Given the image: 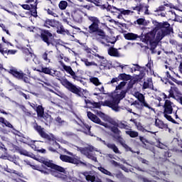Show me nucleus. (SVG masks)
<instances>
[{
	"instance_id": "f257e3e1",
	"label": "nucleus",
	"mask_w": 182,
	"mask_h": 182,
	"mask_svg": "<svg viewBox=\"0 0 182 182\" xmlns=\"http://www.w3.org/2000/svg\"><path fill=\"white\" fill-rule=\"evenodd\" d=\"M87 19L91 22V24L88 27V33H95L97 41L101 42L102 45H105V43L102 41H103V39H106L107 36L105 31L99 28V25H100V20H99V18L88 16Z\"/></svg>"
},
{
	"instance_id": "f03ea898",
	"label": "nucleus",
	"mask_w": 182,
	"mask_h": 182,
	"mask_svg": "<svg viewBox=\"0 0 182 182\" xmlns=\"http://www.w3.org/2000/svg\"><path fill=\"white\" fill-rule=\"evenodd\" d=\"M108 123L109 124H112V126L107 124V127H105V129H109L113 133L114 139H122V131L120 129H124V130H129L130 129V126H129V123L126 121H116L113 119H109L108 120Z\"/></svg>"
},
{
	"instance_id": "7ed1b4c3",
	"label": "nucleus",
	"mask_w": 182,
	"mask_h": 182,
	"mask_svg": "<svg viewBox=\"0 0 182 182\" xmlns=\"http://www.w3.org/2000/svg\"><path fill=\"white\" fill-rule=\"evenodd\" d=\"M33 129L36 130V132L38 133V134L42 137L43 139H46V140H48V141H53V146H54L55 148L53 146H49L48 150L49 151H52L53 153H57L58 151L56 149H59L60 147V145L59 143L56 141V138L55 137V135L53 134H47L45 132V128L42 127L41 125L38 124L36 122L33 124Z\"/></svg>"
},
{
	"instance_id": "20e7f679",
	"label": "nucleus",
	"mask_w": 182,
	"mask_h": 182,
	"mask_svg": "<svg viewBox=\"0 0 182 182\" xmlns=\"http://www.w3.org/2000/svg\"><path fill=\"white\" fill-rule=\"evenodd\" d=\"M43 164L46 166V167L51 168H46L48 171V173H51L53 176H55V177H58V178H61V180H68V173L66 172V169H65V168L52 163V161H43ZM53 170H55V171Z\"/></svg>"
},
{
	"instance_id": "39448f33",
	"label": "nucleus",
	"mask_w": 182,
	"mask_h": 182,
	"mask_svg": "<svg viewBox=\"0 0 182 182\" xmlns=\"http://www.w3.org/2000/svg\"><path fill=\"white\" fill-rule=\"evenodd\" d=\"M59 81L62 86L65 87V89H67V90H69V92H71V93L76 95L78 97L87 99V97L85 96V94H83V92H82V88L80 87L75 85L73 83L70 82V81H69L66 78L59 79Z\"/></svg>"
},
{
	"instance_id": "423d86ee",
	"label": "nucleus",
	"mask_w": 182,
	"mask_h": 182,
	"mask_svg": "<svg viewBox=\"0 0 182 182\" xmlns=\"http://www.w3.org/2000/svg\"><path fill=\"white\" fill-rule=\"evenodd\" d=\"M37 117L40 119V122L44 123L46 126H50L53 122V117L48 112H45V108L42 105H38L37 109Z\"/></svg>"
},
{
	"instance_id": "0eeeda50",
	"label": "nucleus",
	"mask_w": 182,
	"mask_h": 182,
	"mask_svg": "<svg viewBox=\"0 0 182 182\" xmlns=\"http://www.w3.org/2000/svg\"><path fill=\"white\" fill-rule=\"evenodd\" d=\"M40 35L39 38H41V41L46 43L47 46H50V45L53 46L55 42V36L49 30L40 28Z\"/></svg>"
},
{
	"instance_id": "6e6552de",
	"label": "nucleus",
	"mask_w": 182,
	"mask_h": 182,
	"mask_svg": "<svg viewBox=\"0 0 182 182\" xmlns=\"http://www.w3.org/2000/svg\"><path fill=\"white\" fill-rule=\"evenodd\" d=\"M77 151H80L81 154L86 156L87 159H89L90 160H92L95 163H97V158L96 157V154L93 152V150H95V147L92 146L84 147V148L77 146Z\"/></svg>"
},
{
	"instance_id": "1a4fd4ad",
	"label": "nucleus",
	"mask_w": 182,
	"mask_h": 182,
	"mask_svg": "<svg viewBox=\"0 0 182 182\" xmlns=\"http://www.w3.org/2000/svg\"><path fill=\"white\" fill-rule=\"evenodd\" d=\"M156 28L158 29H161V38H164V36H167V35H170L173 33V27L170 26V23L167 21H164L163 23H158L156 25Z\"/></svg>"
},
{
	"instance_id": "9d476101",
	"label": "nucleus",
	"mask_w": 182,
	"mask_h": 182,
	"mask_svg": "<svg viewBox=\"0 0 182 182\" xmlns=\"http://www.w3.org/2000/svg\"><path fill=\"white\" fill-rule=\"evenodd\" d=\"M60 160L63 161L64 163H70L71 164H76L77 166L79 164H82V166H86L83 161H80L79 159H76L75 157L69 156L68 155H60Z\"/></svg>"
},
{
	"instance_id": "9b49d317",
	"label": "nucleus",
	"mask_w": 182,
	"mask_h": 182,
	"mask_svg": "<svg viewBox=\"0 0 182 182\" xmlns=\"http://www.w3.org/2000/svg\"><path fill=\"white\" fill-rule=\"evenodd\" d=\"M60 63L64 70H65V72L70 75L74 80H77V82H82V77L77 75L76 73H75V71H73V69H72V67L65 65L62 61H60Z\"/></svg>"
},
{
	"instance_id": "f8f14e48",
	"label": "nucleus",
	"mask_w": 182,
	"mask_h": 182,
	"mask_svg": "<svg viewBox=\"0 0 182 182\" xmlns=\"http://www.w3.org/2000/svg\"><path fill=\"white\" fill-rule=\"evenodd\" d=\"M84 14L85 13H83V11L79 9H75L71 11V16L73 21L77 23H82V22H83Z\"/></svg>"
},
{
	"instance_id": "ddd939ff",
	"label": "nucleus",
	"mask_w": 182,
	"mask_h": 182,
	"mask_svg": "<svg viewBox=\"0 0 182 182\" xmlns=\"http://www.w3.org/2000/svg\"><path fill=\"white\" fill-rule=\"evenodd\" d=\"M21 7L23 9H26V11H30L31 12V16L34 18L38 16V0H36L33 4H22Z\"/></svg>"
},
{
	"instance_id": "4468645a",
	"label": "nucleus",
	"mask_w": 182,
	"mask_h": 182,
	"mask_svg": "<svg viewBox=\"0 0 182 182\" xmlns=\"http://www.w3.org/2000/svg\"><path fill=\"white\" fill-rule=\"evenodd\" d=\"M87 116L88 119H90V120H91V122H93V123H96L97 124L103 126L105 128L107 127V123H105V122H102L100 118H99L97 117V115L93 114V112H92L90 111L87 112Z\"/></svg>"
},
{
	"instance_id": "2eb2a0df",
	"label": "nucleus",
	"mask_w": 182,
	"mask_h": 182,
	"mask_svg": "<svg viewBox=\"0 0 182 182\" xmlns=\"http://www.w3.org/2000/svg\"><path fill=\"white\" fill-rule=\"evenodd\" d=\"M108 11H111L112 14H119V12L122 15H130V14H133V11L130 10H124V9H117L116 6H112L110 4H108Z\"/></svg>"
},
{
	"instance_id": "dca6fc26",
	"label": "nucleus",
	"mask_w": 182,
	"mask_h": 182,
	"mask_svg": "<svg viewBox=\"0 0 182 182\" xmlns=\"http://www.w3.org/2000/svg\"><path fill=\"white\" fill-rule=\"evenodd\" d=\"M135 68L134 69V72L138 71L139 72V75H136L135 77H138L139 79H144V76H146V71L147 70V68L146 67H141L138 64L134 65Z\"/></svg>"
},
{
	"instance_id": "f3484780",
	"label": "nucleus",
	"mask_w": 182,
	"mask_h": 182,
	"mask_svg": "<svg viewBox=\"0 0 182 182\" xmlns=\"http://www.w3.org/2000/svg\"><path fill=\"white\" fill-rule=\"evenodd\" d=\"M140 38H141L144 43H149V42L150 43L154 41V38H156V33H154V31H151L144 36H140Z\"/></svg>"
},
{
	"instance_id": "a211bd4d",
	"label": "nucleus",
	"mask_w": 182,
	"mask_h": 182,
	"mask_svg": "<svg viewBox=\"0 0 182 182\" xmlns=\"http://www.w3.org/2000/svg\"><path fill=\"white\" fill-rule=\"evenodd\" d=\"M164 107V113H173V107H174V103H173L169 100H166Z\"/></svg>"
},
{
	"instance_id": "6ab92c4d",
	"label": "nucleus",
	"mask_w": 182,
	"mask_h": 182,
	"mask_svg": "<svg viewBox=\"0 0 182 182\" xmlns=\"http://www.w3.org/2000/svg\"><path fill=\"white\" fill-rule=\"evenodd\" d=\"M0 124H1L3 127H8L9 129H13L14 132H16V133H21V132L16 130V129L14 127V125H12L11 122L2 117H0Z\"/></svg>"
},
{
	"instance_id": "aec40b11",
	"label": "nucleus",
	"mask_w": 182,
	"mask_h": 182,
	"mask_svg": "<svg viewBox=\"0 0 182 182\" xmlns=\"http://www.w3.org/2000/svg\"><path fill=\"white\" fill-rule=\"evenodd\" d=\"M59 21L55 20V19H49L46 18L44 21L43 26L45 28H56L57 25H58Z\"/></svg>"
},
{
	"instance_id": "412c9836",
	"label": "nucleus",
	"mask_w": 182,
	"mask_h": 182,
	"mask_svg": "<svg viewBox=\"0 0 182 182\" xmlns=\"http://www.w3.org/2000/svg\"><path fill=\"white\" fill-rule=\"evenodd\" d=\"M26 74L23 73L22 71H18L17 75L16 76V79L18 80H23L24 83H31V79L26 76Z\"/></svg>"
},
{
	"instance_id": "4be33fe9",
	"label": "nucleus",
	"mask_w": 182,
	"mask_h": 182,
	"mask_svg": "<svg viewBox=\"0 0 182 182\" xmlns=\"http://www.w3.org/2000/svg\"><path fill=\"white\" fill-rule=\"evenodd\" d=\"M124 38L127 41H136L137 38H140V36L134 33H127L124 34Z\"/></svg>"
},
{
	"instance_id": "5701e85b",
	"label": "nucleus",
	"mask_w": 182,
	"mask_h": 182,
	"mask_svg": "<svg viewBox=\"0 0 182 182\" xmlns=\"http://www.w3.org/2000/svg\"><path fill=\"white\" fill-rule=\"evenodd\" d=\"M55 28L57 29V33H59L60 35H66V33L69 32V31L65 29L63 25H62V23L59 21Z\"/></svg>"
},
{
	"instance_id": "b1692460",
	"label": "nucleus",
	"mask_w": 182,
	"mask_h": 182,
	"mask_svg": "<svg viewBox=\"0 0 182 182\" xmlns=\"http://www.w3.org/2000/svg\"><path fill=\"white\" fill-rule=\"evenodd\" d=\"M50 53H53V51H46L42 55V59L47 63H50V60L53 58Z\"/></svg>"
},
{
	"instance_id": "393cba45",
	"label": "nucleus",
	"mask_w": 182,
	"mask_h": 182,
	"mask_svg": "<svg viewBox=\"0 0 182 182\" xmlns=\"http://www.w3.org/2000/svg\"><path fill=\"white\" fill-rule=\"evenodd\" d=\"M34 70L39 72L40 73H45V75H52V68L48 67H41V69L35 68Z\"/></svg>"
},
{
	"instance_id": "a878e982",
	"label": "nucleus",
	"mask_w": 182,
	"mask_h": 182,
	"mask_svg": "<svg viewBox=\"0 0 182 182\" xmlns=\"http://www.w3.org/2000/svg\"><path fill=\"white\" fill-rule=\"evenodd\" d=\"M180 92V91L178 90V88L176 86H173L171 87V89L168 91V99H170V97H172L173 99H174L176 97V96H174V93H176L177 95H178V93Z\"/></svg>"
},
{
	"instance_id": "bb28decb",
	"label": "nucleus",
	"mask_w": 182,
	"mask_h": 182,
	"mask_svg": "<svg viewBox=\"0 0 182 182\" xmlns=\"http://www.w3.org/2000/svg\"><path fill=\"white\" fill-rule=\"evenodd\" d=\"M108 55H109V56H113L114 58H119V56L120 55V54H119V50H117V48H114V47H110L108 49Z\"/></svg>"
},
{
	"instance_id": "cd10ccee",
	"label": "nucleus",
	"mask_w": 182,
	"mask_h": 182,
	"mask_svg": "<svg viewBox=\"0 0 182 182\" xmlns=\"http://www.w3.org/2000/svg\"><path fill=\"white\" fill-rule=\"evenodd\" d=\"M15 150L17 153H19V154H21L22 156H26L27 157H31V154L28 152V151L19 146H16Z\"/></svg>"
},
{
	"instance_id": "c85d7f7f",
	"label": "nucleus",
	"mask_w": 182,
	"mask_h": 182,
	"mask_svg": "<svg viewBox=\"0 0 182 182\" xmlns=\"http://www.w3.org/2000/svg\"><path fill=\"white\" fill-rule=\"evenodd\" d=\"M81 62H82L87 67L97 66V63H95V61H90L86 58H81Z\"/></svg>"
},
{
	"instance_id": "c756f323",
	"label": "nucleus",
	"mask_w": 182,
	"mask_h": 182,
	"mask_svg": "<svg viewBox=\"0 0 182 182\" xmlns=\"http://www.w3.org/2000/svg\"><path fill=\"white\" fill-rule=\"evenodd\" d=\"M119 80H123V82H127L132 80V75L126 74V73H121L118 75Z\"/></svg>"
},
{
	"instance_id": "7c9ffc66",
	"label": "nucleus",
	"mask_w": 182,
	"mask_h": 182,
	"mask_svg": "<svg viewBox=\"0 0 182 182\" xmlns=\"http://www.w3.org/2000/svg\"><path fill=\"white\" fill-rule=\"evenodd\" d=\"M143 80L141 78H139L137 77H134L133 80H130V81L128 83V87L129 89H132L133 86L137 83V82H141Z\"/></svg>"
},
{
	"instance_id": "2f4dec72",
	"label": "nucleus",
	"mask_w": 182,
	"mask_h": 182,
	"mask_svg": "<svg viewBox=\"0 0 182 182\" xmlns=\"http://www.w3.org/2000/svg\"><path fill=\"white\" fill-rule=\"evenodd\" d=\"M115 140H117L118 143H119V144H121V146H122V147H124V149H125V150H127V151H132V148H130L129 146V145H127L126 143H124L123 137H122V139H115Z\"/></svg>"
},
{
	"instance_id": "473e14b6",
	"label": "nucleus",
	"mask_w": 182,
	"mask_h": 182,
	"mask_svg": "<svg viewBox=\"0 0 182 182\" xmlns=\"http://www.w3.org/2000/svg\"><path fill=\"white\" fill-rule=\"evenodd\" d=\"M102 106L110 107L112 110H114L116 109V107L114 105H113V102L110 100H105V102H101Z\"/></svg>"
},
{
	"instance_id": "72a5a7b5",
	"label": "nucleus",
	"mask_w": 182,
	"mask_h": 182,
	"mask_svg": "<svg viewBox=\"0 0 182 182\" xmlns=\"http://www.w3.org/2000/svg\"><path fill=\"white\" fill-rule=\"evenodd\" d=\"M164 11H166V7H164V5H161L158 8L156 9L154 12H157L159 16L164 17V16H166V14L163 13Z\"/></svg>"
},
{
	"instance_id": "f704fd0d",
	"label": "nucleus",
	"mask_w": 182,
	"mask_h": 182,
	"mask_svg": "<svg viewBox=\"0 0 182 182\" xmlns=\"http://www.w3.org/2000/svg\"><path fill=\"white\" fill-rule=\"evenodd\" d=\"M107 148L112 150L115 154H120V150H119V148L117 146H116V144L109 143V144L107 145Z\"/></svg>"
},
{
	"instance_id": "c9c22d12",
	"label": "nucleus",
	"mask_w": 182,
	"mask_h": 182,
	"mask_svg": "<svg viewBox=\"0 0 182 182\" xmlns=\"http://www.w3.org/2000/svg\"><path fill=\"white\" fill-rule=\"evenodd\" d=\"M120 100H122L117 95L112 100V104L115 106V109H114V112H117L119 110V103H120Z\"/></svg>"
},
{
	"instance_id": "e433bc0d",
	"label": "nucleus",
	"mask_w": 182,
	"mask_h": 182,
	"mask_svg": "<svg viewBox=\"0 0 182 182\" xmlns=\"http://www.w3.org/2000/svg\"><path fill=\"white\" fill-rule=\"evenodd\" d=\"M139 140L140 141H141L144 149H146V150H150V145L146 144L149 143V141L146 138H144V136H139Z\"/></svg>"
},
{
	"instance_id": "4c0bfd02",
	"label": "nucleus",
	"mask_w": 182,
	"mask_h": 182,
	"mask_svg": "<svg viewBox=\"0 0 182 182\" xmlns=\"http://www.w3.org/2000/svg\"><path fill=\"white\" fill-rule=\"evenodd\" d=\"M141 6V12H143V11H144L145 15H149L150 12H149V8H150V6H149L144 3L139 4V6Z\"/></svg>"
},
{
	"instance_id": "58836bf2",
	"label": "nucleus",
	"mask_w": 182,
	"mask_h": 182,
	"mask_svg": "<svg viewBox=\"0 0 182 182\" xmlns=\"http://www.w3.org/2000/svg\"><path fill=\"white\" fill-rule=\"evenodd\" d=\"M164 117L166 119L168 122H171V123H173V124H178V122H177L173 117L169 114H173V113H164Z\"/></svg>"
},
{
	"instance_id": "ea45409f",
	"label": "nucleus",
	"mask_w": 182,
	"mask_h": 182,
	"mask_svg": "<svg viewBox=\"0 0 182 182\" xmlns=\"http://www.w3.org/2000/svg\"><path fill=\"white\" fill-rule=\"evenodd\" d=\"M125 133L126 134L129 136V137H132V139H135V137H139V132L136 131H133L132 130V129H130L128 131H126Z\"/></svg>"
},
{
	"instance_id": "a19ab883",
	"label": "nucleus",
	"mask_w": 182,
	"mask_h": 182,
	"mask_svg": "<svg viewBox=\"0 0 182 182\" xmlns=\"http://www.w3.org/2000/svg\"><path fill=\"white\" fill-rule=\"evenodd\" d=\"M151 85H153V79H151V77H149L147 78V82L146 81L144 82L142 89L144 90L149 89V87H150Z\"/></svg>"
},
{
	"instance_id": "79ce46f5",
	"label": "nucleus",
	"mask_w": 182,
	"mask_h": 182,
	"mask_svg": "<svg viewBox=\"0 0 182 182\" xmlns=\"http://www.w3.org/2000/svg\"><path fill=\"white\" fill-rule=\"evenodd\" d=\"M30 167L33 168V170H37L38 171H40L41 173H43V174H49V172L48 171H45L42 169V168L38 165H32L30 164Z\"/></svg>"
},
{
	"instance_id": "37998d69",
	"label": "nucleus",
	"mask_w": 182,
	"mask_h": 182,
	"mask_svg": "<svg viewBox=\"0 0 182 182\" xmlns=\"http://www.w3.org/2000/svg\"><path fill=\"white\" fill-rule=\"evenodd\" d=\"M44 11L47 12L48 15H50L51 16H53L54 18H58V14L55 11V10L52 8H45Z\"/></svg>"
},
{
	"instance_id": "c03bdc74",
	"label": "nucleus",
	"mask_w": 182,
	"mask_h": 182,
	"mask_svg": "<svg viewBox=\"0 0 182 182\" xmlns=\"http://www.w3.org/2000/svg\"><path fill=\"white\" fill-rule=\"evenodd\" d=\"M107 43H112V45H114L115 42H117V38L114 36H107L105 38Z\"/></svg>"
},
{
	"instance_id": "a18cd8bd",
	"label": "nucleus",
	"mask_w": 182,
	"mask_h": 182,
	"mask_svg": "<svg viewBox=\"0 0 182 182\" xmlns=\"http://www.w3.org/2000/svg\"><path fill=\"white\" fill-rule=\"evenodd\" d=\"M92 52H93L92 54V53L87 54L86 56L87 58H88V59L92 60L95 58L94 56H95L96 58H98L99 59H105V57L101 56L100 55L95 53V51H92Z\"/></svg>"
},
{
	"instance_id": "49530a36",
	"label": "nucleus",
	"mask_w": 182,
	"mask_h": 182,
	"mask_svg": "<svg viewBox=\"0 0 182 182\" xmlns=\"http://www.w3.org/2000/svg\"><path fill=\"white\" fill-rule=\"evenodd\" d=\"M155 124L156 127H159V129H166V127H168L167 124H164L161 120H159L158 122L156 121Z\"/></svg>"
},
{
	"instance_id": "de8ad7c7",
	"label": "nucleus",
	"mask_w": 182,
	"mask_h": 182,
	"mask_svg": "<svg viewBox=\"0 0 182 182\" xmlns=\"http://www.w3.org/2000/svg\"><path fill=\"white\" fill-rule=\"evenodd\" d=\"M90 82H91V83H93V85H95V86H100V85H102V83L99 80V78H97L96 77L90 78Z\"/></svg>"
},
{
	"instance_id": "09e8293b",
	"label": "nucleus",
	"mask_w": 182,
	"mask_h": 182,
	"mask_svg": "<svg viewBox=\"0 0 182 182\" xmlns=\"http://www.w3.org/2000/svg\"><path fill=\"white\" fill-rule=\"evenodd\" d=\"M58 6L60 9H61L62 11H64V9H66V8H68V1H61L58 4Z\"/></svg>"
},
{
	"instance_id": "8fccbe9b",
	"label": "nucleus",
	"mask_w": 182,
	"mask_h": 182,
	"mask_svg": "<svg viewBox=\"0 0 182 182\" xmlns=\"http://www.w3.org/2000/svg\"><path fill=\"white\" fill-rule=\"evenodd\" d=\"M18 72L19 71H18V70L15 68H12L8 70V73L10 75H12V76H14V77H16V75H18Z\"/></svg>"
},
{
	"instance_id": "3c124183",
	"label": "nucleus",
	"mask_w": 182,
	"mask_h": 182,
	"mask_svg": "<svg viewBox=\"0 0 182 182\" xmlns=\"http://www.w3.org/2000/svg\"><path fill=\"white\" fill-rule=\"evenodd\" d=\"M98 170L101 171V173H103V174H106V176H112V172L102 166L98 167Z\"/></svg>"
},
{
	"instance_id": "603ef678",
	"label": "nucleus",
	"mask_w": 182,
	"mask_h": 182,
	"mask_svg": "<svg viewBox=\"0 0 182 182\" xmlns=\"http://www.w3.org/2000/svg\"><path fill=\"white\" fill-rule=\"evenodd\" d=\"M137 100L140 103L141 102H143L144 100H146V97L142 93L137 92L136 96Z\"/></svg>"
},
{
	"instance_id": "864d4df0",
	"label": "nucleus",
	"mask_w": 182,
	"mask_h": 182,
	"mask_svg": "<svg viewBox=\"0 0 182 182\" xmlns=\"http://www.w3.org/2000/svg\"><path fill=\"white\" fill-rule=\"evenodd\" d=\"M127 90H122L119 94H117V96L121 100H123L126 97V94Z\"/></svg>"
},
{
	"instance_id": "5fc2aeb1",
	"label": "nucleus",
	"mask_w": 182,
	"mask_h": 182,
	"mask_svg": "<svg viewBox=\"0 0 182 182\" xmlns=\"http://www.w3.org/2000/svg\"><path fill=\"white\" fill-rule=\"evenodd\" d=\"M82 127V129H84V130H86L87 134H90V129H92V127H90L89 124L86 123H83Z\"/></svg>"
},
{
	"instance_id": "6e6d98bb",
	"label": "nucleus",
	"mask_w": 182,
	"mask_h": 182,
	"mask_svg": "<svg viewBox=\"0 0 182 182\" xmlns=\"http://www.w3.org/2000/svg\"><path fill=\"white\" fill-rule=\"evenodd\" d=\"M140 103H141V106H142V109H143V107H146V109H153V108L149 105V103H147V101H146V100H144L141 101Z\"/></svg>"
},
{
	"instance_id": "4d7b16f0",
	"label": "nucleus",
	"mask_w": 182,
	"mask_h": 182,
	"mask_svg": "<svg viewBox=\"0 0 182 182\" xmlns=\"http://www.w3.org/2000/svg\"><path fill=\"white\" fill-rule=\"evenodd\" d=\"M126 82L125 81H122L115 88V90H122V89H123V87H124L126 86Z\"/></svg>"
},
{
	"instance_id": "13d9d810",
	"label": "nucleus",
	"mask_w": 182,
	"mask_h": 182,
	"mask_svg": "<svg viewBox=\"0 0 182 182\" xmlns=\"http://www.w3.org/2000/svg\"><path fill=\"white\" fill-rule=\"evenodd\" d=\"M156 146L158 147L159 149H161L162 150H164V149H166V147H167V146H166L164 144L161 143L160 141H156Z\"/></svg>"
},
{
	"instance_id": "bf43d9fd",
	"label": "nucleus",
	"mask_w": 182,
	"mask_h": 182,
	"mask_svg": "<svg viewBox=\"0 0 182 182\" xmlns=\"http://www.w3.org/2000/svg\"><path fill=\"white\" fill-rule=\"evenodd\" d=\"M166 75L167 79H170L171 80H172V82L177 83V80L176 78H174L173 76H171V75L170 74V72H168V71L166 72Z\"/></svg>"
},
{
	"instance_id": "052dcab7",
	"label": "nucleus",
	"mask_w": 182,
	"mask_h": 182,
	"mask_svg": "<svg viewBox=\"0 0 182 182\" xmlns=\"http://www.w3.org/2000/svg\"><path fill=\"white\" fill-rule=\"evenodd\" d=\"M91 105H92V107H94L95 109H100V107H102V103L96 102L95 101H92Z\"/></svg>"
},
{
	"instance_id": "680f3d73",
	"label": "nucleus",
	"mask_w": 182,
	"mask_h": 182,
	"mask_svg": "<svg viewBox=\"0 0 182 182\" xmlns=\"http://www.w3.org/2000/svg\"><path fill=\"white\" fill-rule=\"evenodd\" d=\"M95 180H96V176H92V175L86 176V181H87L95 182Z\"/></svg>"
},
{
	"instance_id": "e2e57ef3",
	"label": "nucleus",
	"mask_w": 182,
	"mask_h": 182,
	"mask_svg": "<svg viewBox=\"0 0 182 182\" xmlns=\"http://www.w3.org/2000/svg\"><path fill=\"white\" fill-rule=\"evenodd\" d=\"M149 43H150V46H151V48H150L151 50H154V49H156V48H157V43H156V41H154V40L149 42Z\"/></svg>"
},
{
	"instance_id": "0e129e2a",
	"label": "nucleus",
	"mask_w": 182,
	"mask_h": 182,
	"mask_svg": "<svg viewBox=\"0 0 182 182\" xmlns=\"http://www.w3.org/2000/svg\"><path fill=\"white\" fill-rule=\"evenodd\" d=\"M0 53H1L3 56H5V55H8V50H4V47H2V44H0Z\"/></svg>"
},
{
	"instance_id": "69168bd1",
	"label": "nucleus",
	"mask_w": 182,
	"mask_h": 182,
	"mask_svg": "<svg viewBox=\"0 0 182 182\" xmlns=\"http://www.w3.org/2000/svg\"><path fill=\"white\" fill-rule=\"evenodd\" d=\"M136 128L140 131V132H144L145 129L144 128L143 125H141V123L137 122L135 123Z\"/></svg>"
},
{
	"instance_id": "338daca9",
	"label": "nucleus",
	"mask_w": 182,
	"mask_h": 182,
	"mask_svg": "<svg viewBox=\"0 0 182 182\" xmlns=\"http://www.w3.org/2000/svg\"><path fill=\"white\" fill-rule=\"evenodd\" d=\"M133 11H136L139 14V15H140V12H141V6H140V4H139V6H136L134 7H132Z\"/></svg>"
},
{
	"instance_id": "774afa93",
	"label": "nucleus",
	"mask_w": 182,
	"mask_h": 182,
	"mask_svg": "<svg viewBox=\"0 0 182 182\" xmlns=\"http://www.w3.org/2000/svg\"><path fill=\"white\" fill-rule=\"evenodd\" d=\"M176 50L180 53H182V43H176Z\"/></svg>"
}]
</instances>
